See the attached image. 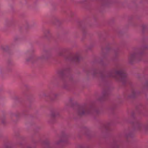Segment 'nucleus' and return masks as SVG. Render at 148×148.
Here are the masks:
<instances>
[{"mask_svg": "<svg viewBox=\"0 0 148 148\" xmlns=\"http://www.w3.org/2000/svg\"><path fill=\"white\" fill-rule=\"evenodd\" d=\"M92 74L93 77H100L102 79L105 77H113L117 81L121 82L123 85L125 84L127 81V74L119 65H117L115 69L106 73L94 69L92 71Z\"/></svg>", "mask_w": 148, "mask_h": 148, "instance_id": "f257e3e1", "label": "nucleus"}, {"mask_svg": "<svg viewBox=\"0 0 148 148\" xmlns=\"http://www.w3.org/2000/svg\"><path fill=\"white\" fill-rule=\"evenodd\" d=\"M77 114L80 116L91 114L94 113L98 114L99 110L95 108L94 106H91L88 107L86 105L79 106H78L77 109Z\"/></svg>", "mask_w": 148, "mask_h": 148, "instance_id": "f03ea898", "label": "nucleus"}, {"mask_svg": "<svg viewBox=\"0 0 148 148\" xmlns=\"http://www.w3.org/2000/svg\"><path fill=\"white\" fill-rule=\"evenodd\" d=\"M144 53V50L143 48L138 49L131 54L129 58V62L131 63L136 60H141Z\"/></svg>", "mask_w": 148, "mask_h": 148, "instance_id": "7ed1b4c3", "label": "nucleus"}, {"mask_svg": "<svg viewBox=\"0 0 148 148\" xmlns=\"http://www.w3.org/2000/svg\"><path fill=\"white\" fill-rule=\"evenodd\" d=\"M64 138H66L65 136H62L61 137L60 139L56 140L53 144H50L49 141L47 140L44 142V143L46 145V148H51L53 147H56V145L60 144L63 142L66 141V140L65 141L62 140Z\"/></svg>", "mask_w": 148, "mask_h": 148, "instance_id": "20e7f679", "label": "nucleus"}, {"mask_svg": "<svg viewBox=\"0 0 148 148\" xmlns=\"http://www.w3.org/2000/svg\"><path fill=\"white\" fill-rule=\"evenodd\" d=\"M51 54L48 51L45 50L42 55L38 58V59H40L42 60H45L49 59L51 56Z\"/></svg>", "mask_w": 148, "mask_h": 148, "instance_id": "39448f33", "label": "nucleus"}, {"mask_svg": "<svg viewBox=\"0 0 148 148\" xmlns=\"http://www.w3.org/2000/svg\"><path fill=\"white\" fill-rule=\"evenodd\" d=\"M81 59V57L78 53H76L73 55L70 56L68 58H66L67 60L73 62L79 61Z\"/></svg>", "mask_w": 148, "mask_h": 148, "instance_id": "423d86ee", "label": "nucleus"}, {"mask_svg": "<svg viewBox=\"0 0 148 148\" xmlns=\"http://www.w3.org/2000/svg\"><path fill=\"white\" fill-rule=\"evenodd\" d=\"M110 91L109 89H104L102 93V96L100 99V100H103L105 99V98L108 96L110 94Z\"/></svg>", "mask_w": 148, "mask_h": 148, "instance_id": "0eeeda50", "label": "nucleus"}, {"mask_svg": "<svg viewBox=\"0 0 148 148\" xmlns=\"http://www.w3.org/2000/svg\"><path fill=\"white\" fill-rule=\"evenodd\" d=\"M132 124L134 128L137 130H139L142 126L140 123L136 120H135L133 122Z\"/></svg>", "mask_w": 148, "mask_h": 148, "instance_id": "6e6552de", "label": "nucleus"}, {"mask_svg": "<svg viewBox=\"0 0 148 148\" xmlns=\"http://www.w3.org/2000/svg\"><path fill=\"white\" fill-rule=\"evenodd\" d=\"M69 69H61L59 71L58 73L59 75L61 77H63L66 73L69 71Z\"/></svg>", "mask_w": 148, "mask_h": 148, "instance_id": "1a4fd4ad", "label": "nucleus"}, {"mask_svg": "<svg viewBox=\"0 0 148 148\" xmlns=\"http://www.w3.org/2000/svg\"><path fill=\"white\" fill-rule=\"evenodd\" d=\"M51 34V30L49 29H46L44 32V35L45 37L47 38Z\"/></svg>", "mask_w": 148, "mask_h": 148, "instance_id": "9d476101", "label": "nucleus"}, {"mask_svg": "<svg viewBox=\"0 0 148 148\" xmlns=\"http://www.w3.org/2000/svg\"><path fill=\"white\" fill-rule=\"evenodd\" d=\"M58 95V94L56 93L52 92L50 95L51 99L52 100H55Z\"/></svg>", "mask_w": 148, "mask_h": 148, "instance_id": "9b49d317", "label": "nucleus"}, {"mask_svg": "<svg viewBox=\"0 0 148 148\" xmlns=\"http://www.w3.org/2000/svg\"><path fill=\"white\" fill-rule=\"evenodd\" d=\"M138 92H136L135 90H133L132 91V94L128 96L129 98H134L138 94Z\"/></svg>", "mask_w": 148, "mask_h": 148, "instance_id": "f8f14e48", "label": "nucleus"}, {"mask_svg": "<svg viewBox=\"0 0 148 148\" xmlns=\"http://www.w3.org/2000/svg\"><path fill=\"white\" fill-rule=\"evenodd\" d=\"M1 49L4 51H8L10 48V47L7 45L2 46L1 47Z\"/></svg>", "mask_w": 148, "mask_h": 148, "instance_id": "ddd939ff", "label": "nucleus"}, {"mask_svg": "<svg viewBox=\"0 0 148 148\" xmlns=\"http://www.w3.org/2000/svg\"><path fill=\"white\" fill-rule=\"evenodd\" d=\"M67 51V49H63L60 50L58 52V55L60 56H62L64 53L66 52Z\"/></svg>", "mask_w": 148, "mask_h": 148, "instance_id": "4468645a", "label": "nucleus"}, {"mask_svg": "<svg viewBox=\"0 0 148 148\" xmlns=\"http://www.w3.org/2000/svg\"><path fill=\"white\" fill-rule=\"evenodd\" d=\"M58 115V113L56 111L52 112L51 114V116L52 118H53Z\"/></svg>", "mask_w": 148, "mask_h": 148, "instance_id": "2eb2a0df", "label": "nucleus"}, {"mask_svg": "<svg viewBox=\"0 0 148 148\" xmlns=\"http://www.w3.org/2000/svg\"><path fill=\"white\" fill-rule=\"evenodd\" d=\"M4 147L5 148H11V144L9 143H5L4 145Z\"/></svg>", "mask_w": 148, "mask_h": 148, "instance_id": "dca6fc26", "label": "nucleus"}, {"mask_svg": "<svg viewBox=\"0 0 148 148\" xmlns=\"http://www.w3.org/2000/svg\"><path fill=\"white\" fill-rule=\"evenodd\" d=\"M113 144V147L114 148H117L119 146L116 141H114Z\"/></svg>", "mask_w": 148, "mask_h": 148, "instance_id": "f3484780", "label": "nucleus"}, {"mask_svg": "<svg viewBox=\"0 0 148 148\" xmlns=\"http://www.w3.org/2000/svg\"><path fill=\"white\" fill-rule=\"evenodd\" d=\"M14 115L16 117H19L20 116L21 114L18 112H16L15 113H14Z\"/></svg>", "mask_w": 148, "mask_h": 148, "instance_id": "a211bd4d", "label": "nucleus"}, {"mask_svg": "<svg viewBox=\"0 0 148 148\" xmlns=\"http://www.w3.org/2000/svg\"><path fill=\"white\" fill-rule=\"evenodd\" d=\"M34 55H32L30 56V57L29 58H27L26 59V60L27 61H29L30 60H31V59H32L34 57Z\"/></svg>", "mask_w": 148, "mask_h": 148, "instance_id": "6ab92c4d", "label": "nucleus"}, {"mask_svg": "<svg viewBox=\"0 0 148 148\" xmlns=\"http://www.w3.org/2000/svg\"><path fill=\"white\" fill-rule=\"evenodd\" d=\"M20 38L18 36H16L14 37V39L15 41H16L18 40Z\"/></svg>", "mask_w": 148, "mask_h": 148, "instance_id": "aec40b11", "label": "nucleus"}, {"mask_svg": "<svg viewBox=\"0 0 148 148\" xmlns=\"http://www.w3.org/2000/svg\"><path fill=\"white\" fill-rule=\"evenodd\" d=\"M108 126H109L108 124L106 125H104V127L105 130H108Z\"/></svg>", "mask_w": 148, "mask_h": 148, "instance_id": "412c9836", "label": "nucleus"}, {"mask_svg": "<svg viewBox=\"0 0 148 148\" xmlns=\"http://www.w3.org/2000/svg\"><path fill=\"white\" fill-rule=\"evenodd\" d=\"M145 88L148 89V81H147L145 83Z\"/></svg>", "mask_w": 148, "mask_h": 148, "instance_id": "4be33fe9", "label": "nucleus"}, {"mask_svg": "<svg viewBox=\"0 0 148 148\" xmlns=\"http://www.w3.org/2000/svg\"><path fill=\"white\" fill-rule=\"evenodd\" d=\"M73 98H71L69 99V102L70 103H71L73 101Z\"/></svg>", "mask_w": 148, "mask_h": 148, "instance_id": "5701e85b", "label": "nucleus"}, {"mask_svg": "<svg viewBox=\"0 0 148 148\" xmlns=\"http://www.w3.org/2000/svg\"><path fill=\"white\" fill-rule=\"evenodd\" d=\"M55 21L58 23H60V22L59 20L57 18H55Z\"/></svg>", "mask_w": 148, "mask_h": 148, "instance_id": "b1692460", "label": "nucleus"}, {"mask_svg": "<svg viewBox=\"0 0 148 148\" xmlns=\"http://www.w3.org/2000/svg\"><path fill=\"white\" fill-rule=\"evenodd\" d=\"M126 136L128 137H131V135L130 134H129L128 135H126Z\"/></svg>", "mask_w": 148, "mask_h": 148, "instance_id": "393cba45", "label": "nucleus"}, {"mask_svg": "<svg viewBox=\"0 0 148 148\" xmlns=\"http://www.w3.org/2000/svg\"><path fill=\"white\" fill-rule=\"evenodd\" d=\"M134 112H132L131 114V117L132 118H134Z\"/></svg>", "mask_w": 148, "mask_h": 148, "instance_id": "a878e982", "label": "nucleus"}, {"mask_svg": "<svg viewBox=\"0 0 148 148\" xmlns=\"http://www.w3.org/2000/svg\"><path fill=\"white\" fill-rule=\"evenodd\" d=\"M84 1H78V3H83L84 2Z\"/></svg>", "mask_w": 148, "mask_h": 148, "instance_id": "bb28decb", "label": "nucleus"}, {"mask_svg": "<svg viewBox=\"0 0 148 148\" xmlns=\"http://www.w3.org/2000/svg\"><path fill=\"white\" fill-rule=\"evenodd\" d=\"M106 54H102V57L103 58H104L106 57Z\"/></svg>", "mask_w": 148, "mask_h": 148, "instance_id": "cd10ccee", "label": "nucleus"}, {"mask_svg": "<svg viewBox=\"0 0 148 148\" xmlns=\"http://www.w3.org/2000/svg\"><path fill=\"white\" fill-rule=\"evenodd\" d=\"M142 27H143V29H144L146 28V27L145 25H142Z\"/></svg>", "mask_w": 148, "mask_h": 148, "instance_id": "c85d7f7f", "label": "nucleus"}, {"mask_svg": "<svg viewBox=\"0 0 148 148\" xmlns=\"http://www.w3.org/2000/svg\"><path fill=\"white\" fill-rule=\"evenodd\" d=\"M2 123H5V122H4L3 121H2Z\"/></svg>", "mask_w": 148, "mask_h": 148, "instance_id": "c756f323", "label": "nucleus"}, {"mask_svg": "<svg viewBox=\"0 0 148 148\" xmlns=\"http://www.w3.org/2000/svg\"><path fill=\"white\" fill-rule=\"evenodd\" d=\"M64 88H66V86H64Z\"/></svg>", "mask_w": 148, "mask_h": 148, "instance_id": "7c9ffc66", "label": "nucleus"}]
</instances>
